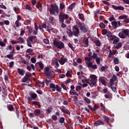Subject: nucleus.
Here are the masks:
<instances>
[{
    "instance_id": "15",
    "label": "nucleus",
    "mask_w": 129,
    "mask_h": 129,
    "mask_svg": "<svg viewBox=\"0 0 129 129\" xmlns=\"http://www.w3.org/2000/svg\"><path fill=\"white\" fill-rule=\"evenodd\" d=\"M41 113H42L41 112V109H36L34 111V114L35 116H39Z\"/></svg>"
},
{
    "instance_id": "40",
    "label": "nucleus",
    "mask_w": 129,
    "mask_h": 129,
    "mask_svg": "<svg viewBox=\"0 0 129 129\" xmlns=\"http://www.w3.org/2000/svg\"><path fill=\"white\" fill-rule=\"evenodd\" d=\"M105 69H108V67L107 66H102L101 68V70L102 72H104V71H105Z\"/></svg>"
},
{
    "instance_id": "12",
    "label": "nucleus",
    "mask_w": 129,
    "mask_h": 129,
    "mask_svg": "<svg viewBox=\"0 0 129 129\" xmlns=\"http://www.w3.org/2000/svg\"><path fill=\"white\" fill-rule=\"evenodd\" d=\"M106 125V124L104 123L101 120H97L94 122V125L95 126H98L99 125Z\"/></svg>"
},
{
    "instance_id": "44",
    "label": "nucleus",
    "mask_w": 129,
    "mask_h": 129,
    "mask_svg": "<svg viewBox=\"0 0 129 129\" xmlns=\"http://www.w3.org/2000/svg\"><path fill=\"white\" fill-rule=\"evenodd\" d=\"M109 21L110 22H112V21H115V18H114V16L113 15H111V16L108 19Z\"/></svg>"
},
{
    "instance_id": "27",
    "label": "nucleus",
    "mask_w": 129,
    "mask_h": 129,
    "mask_svg": "<svg viewBox=\"0 0 129 129\" xmlns=\"http://www.w3.org/2000/svg\"><path fill=\"white\" fill-rule=\"evenodd\" d=\"M122 46V44L121 43V42H119L115 47V49H117V50H118V49H120V48H121Z\"/></svg>"
},
{
    "instance_id": "7",
    "label": "nucleus",
    "mask_w": 129,
    "mask_h": 129,
    "mask_svg": "<svg viewBox=\"0 0 129 129\" xmlns=\"http://www.w3.org/2000/svg\"><path fill=\"white\" fill-rule=\"evenodd\" d=\"M31 76L32 74H31L30 73L26 74L25 76H24V78H23L22 80V82H26V83L29 84V80H30V78H31Z\"/></svg>"
},
{
    "instance_id": "24",
    "label": "nucleus",
    "mask_w": 129,
    "mask_h": 129,
    "mask_svg": "<svg viewBox=\"0 0 129 129\" xmlns=\"http://www.w3.org/2000/svg\"><path fill=\"white\" fill-rule=\"evenodd\" d=\"M32 104L33 105H37L39 108H41V104H40V102L34 101L32 102Z\"/></svg>"
},
{
    "instance_id": "28",
    "label": "nucleus",
    "mask_w": 129,
    "mask_h": 129,
    "mask_svg": "<svg viewBox=\"0 0 129 129\" xmlns=\"http://www.w3.org/2000/svg\"><path fill=\"white\" fill-rule=\"evenodd\" d=\"M122 33L125 35V36H128L129 35V31L128 29H124L122 31Z\"/></svg>"
},
{
    "instance_id": "23",
    "label": "nucleus",
    "mask_w": 129,
    "mask_h": 129,
    "mask_svg": "<svg viewBox=\"0 0 129 129\" xmlns=\"http://www.w3.org/2000/svg\"><path fill=\"white\" fill-rule=\"evenodd\" d=\"M66 7V5H65L64 3H60L59 4L60 11H63V10H64V9H65Z\"/></svg>"
},
{
    "instance_id": "64",
    "label": "nucleus",
    "mask_w": 129,
    "mask_h": 129,
    "mask_svg": "<svg viewBox=\"0 0 129 129\" xmlns=\"http://www.w3.org/2000/svg\"><path fill=\"white\" fill-rule=\"evenodd\" d=\"M43 42L44 43V44H48L49 43V39H43Z\"/></svg>"
},
{
    "instance_id": "8",
    "label": "nucleus",
    "mask_w": 129,
    "mask_h": 129,
    "mask_svg": "<svg viewBox=\"0 0 129 129\" xmlns=\"http://www.w3.org/2000/svg\"><path fill=\"white\" fill-rule=\"evenodd\" d=\"M29 95L31 96H28L27 97V100L28 101H31L32 100H34V99H36L37 98V94L36 93H31L29 94Z\"/></svg>"
},
{
    "instance_id": "56",
    "label": "nucleus",
    "mask_w": 129,
    "mask_h": 129,
    "mask_svg": "<svg viewBox=\"0 0 129 129\" xmlns=\"http://www.w3.org/2000/svg\"><path fill=\"white\" fill-rule=\"evenodd\" d=\"M61 110L62 112L65 113V114H68V111H67V110L65 109L64 108H62Z\"/></svg>"
},
{
    "instance_id": "37",
    "label": "nucleus",
    "mask_w": 129,
    "mask_h": 129,
    "mask_svg": "<svg viewBox=\"0 0 129 129\" xmlns=\"http://www.w3.org/2000/svg\"><path fill=\"white\" fill-rule=\"evenodd\" d=\"M36 9H39L40 8H42V4L40 2H37V5L35 6Z\"/></svg>"
},
{
    "instance_id": "39",
    "label": "nucleus",
    "mask_w": 129,
    "mask_h": 129,
    "mask_svg": "<svg viewBox=\"0 0 129 129\" xmlns=\"http://www.w3.org/2000/svg\"><path fill=\"white\" fill-rule=\"evenodd\" d=\"M59 122H60V123H64V122H65V118L63 117H61L59 118Z\"/></svg>"
},
{
    "instance_id": "48",
    "label": "nucleus",
    "mask_w": 129,
    "mask_h": 129,
    "mask_svg": "<svg viewBox=\"0 0 129 129\" xmlns=\"http://www.w3.org/2000/svg\"><path fill=\"white\" fill-rule=\"evenodd\" d=\"M87 65H88V68H91L92 67V62L88 61V62H86Z\"/></svg>"
},
{
    "instance_id": "20",
    "label": "nucleus",
    "mask_w": 129,
    "mask_h": 129,
    "mask_svg": "<svg viewBox=\"0 0 129 129\" xmlns=\"http://www.w3.org/2000/svg\"><path fill=\"white\" fill-rule=\"evenodd\" d=\"M111 25L114 29H117L118 26L117 25V22L116 21L111 22Z\"/></svg>"
},
{
    "instance_id": "6",
    "label": "nucleus",
    "mask_w": 129,
    "mask_h": 129,
    "mask_svg": "<svg viewBox=\"0 0 129 129\" xmlns=\"http://www.w3.org/2000/svg\"><path fill=\"white\" fill-rule=\"evenodd\" d=\"M73 35L75 36V37H78L79 36L80 31H79L78 25H75L74 27H73Z\"/></svg>"
},
{
    "instance_id": "61",
    "label": "nucleus",
    "mask_w": 129,
    "mask_h": 129,
    "mask_svg": "<svg viewBox=\"0 0 129 129\" xmlns=\"http://www.w3.org/2000/svg\"><path fill=\"white\" fill-rule=\"evenodd\" d=\"M92 57L94 58V59H96V58H98V57L97 56V54L95 52H94L93 53V55H92Z\"/></svg>"
},
{
    "instance_id": "4",
    "label": "nucleus",
    "mask_w": 129,
    "mask_h": 129,
    "mask_svg": "<svg viewBox=\"0 0 129 129\" xmlns=\"http://www.w3.org/2000/svg\"><path fill=\"white\" fill-rule=\"evenodd\" d=\"M68 18H69V15L63 13L62 11L60 13V14L58 16L59 21L61 23H64V20H67Z\"/></svg>"
},
{
    "instance_id": "3",
    "label": "nucleus",
    "mask_w": 129,
    "mask_h": 129,
    "mask_svg": "<svg viewBox=\"0 0 129 129\" xmlns=\"http://www.w3.org/2000/svg\"><path fill=\"white\" fill-rule=\"evenodd\" d=\"M53 45L58 49H64V43L55 39L53 41Z\"/></svg>"
},
{
    "instance_id": "63",
    "label": "nucleus",
    "mask_w": 129,
    "mask_h": 129,
    "mask_svg": "<svg viewBox=\"0 0 129 129\" xmlns=\"http://www.w3.org/2000/svg\"><path fill=\"white\" fill-rule=\"evenodd\" d=\"M46 110L47 113H51V112H52V108H48Z\"/></svg>"
},
{
    "instance_id": "19",
    "label": "nucleus",
    "mask_w": 129,
    "mask_h": 129,
    "mask_svg": "<svg viewBox=\"0 0 129 129\" xmlns=\"http://www.w3.org/2000/svg\"><path fill=\"white\" fill-rule=\"evenodd\" d=\"M7 108L9 111H14L15 110V108L12 104H9L7 106Z\"/></svg>"
},
{
    "instance_id": "34",
    "label": "nucleus",
    "mask_w": 129,
    "mask_h": 129,
    "mask_svg": "<svg viewBox=\"0 0 129 129\" xmlns=\"http://www.w3.org/2000/svg\"><path fill=\"white\" fill-rule=\"evenodd\" d=\"M14 11L15 12L16 14L18 15L19 14V12H20V8L18 6L14 8Z\"/></svg>"
},
{
    "instance_id": "45",
    "label": "nucleus",
    "mask_w": 129,
    "mask_h": 129,
    "mask_svg": "<svg viewBox=\"0 0 129 129\" xmlns=\"http://www.w3.org/2000/svg\"><path fill=\"white\" fill-rule=\"evenodd\" d=\"M51 72L48 71L47 73H45V75L46 77H47V78H48V79H50V77L51 76Z\"/></svg>"
},
{
    "instance_id": "18",
    "label": "nucleus",
    "mask_w": 129,
    "mask_h": 129,
    "mask_svg": "<svg viewBox=\"0 0 129 129\" xmlns=\"http://www.w3.org/2000/svg\"><path fill=\"white\" fill-rule=\"evenodd\" d=\"M75 7H76V3H73L69 6L68 9L72 11L73 9H75Z\"/></svg>"
},
{
    "instance_id": "46",
    "label": "nucleus",
    "mask_w": 129,
    "mask_h": 129,
    "mask_svg": "<svg viewBox=\"0 0 129 129\" xmlns=\"http://www.w3.org/2000/svg\"><path fill=\"white\" fill-rule=\"evenodd\" d=\"M99 27L101 29H104V28H105V25L103 24V23L101 22L99 24Z\"/></svg>"
},
{
    "instance_id": "36",
    "label": "nucleus",
    "mask_w": 129,
    "mask_h": 129,
    "mask_svg": "<svg viewBox=\"0 0 129 129\" xmlns=\"http://www.w3.org/2000/svg\"><path fill=\"white\" fill-rule=\"evenodd\" d=\"M118 37H119V38H120L121 39L125 38V36H124V35H123V33L122 32H120L118 34Z\"/></svg>"
},
{
    "instance_id": "52",
    "label": "nucleus",
    "mask_w": 129,
    "mask_h": 129,
    "mask_svg": "<svg viewBox=\"0 0 129 129\" xmlns=\"http://www.w3.org/2000/svg\"><path fill=\"white\" fill-rule=\"evenodd\" d=\"M26 10H28L29 11H32V7L29 5H26Z\"/></svg>"
},
{
    "instance_id": "57",
    "label": "nucleus",
    "mask_w": 129,
    "mask_h": 129,
    "mask_svg": "<svg viewBox=\"0 0 129 129\" xmlns=\"http://www.w3.org/2000/svg\"><path fill=\"white\" fill-rule=\"evenodd\" d=\"M99 108L98 106L96 104H95L94 105V107H93V111H95V110H96V109H97V108Z\"/></svg>"
},
{
    "instance_id": "50",
    "label": "nucleus",
    "mask_w": 129,
    "mask_h": 129,
    "mask_svg": "<svg viewBox=\"0 0 129 129\" xmlns=\"http://www.w3.org/2000/svg\"><path fill=\"white\" fill-rule=\"evenodd\" d=\"M70 94L71 95H77V96H79L78 94H77V93H76V92H74L73 91H70Z\"/></svg>"
},
{
    "instance_id": "22",
    "label": "nucleus",
    "mask_w": 129,
    "mask_h": 129,
    "mask_svg": "<svg viewBox=\"0 0 129 129\" xmlns=\"http://www.w3.org/2000/svg\"><path fill=\"white\" fill-rule=\"evenodd\" d=\"M18 44H24L25 43V40L22 37H19L17 39Z\"/></svg>"
},
{
    "instance_id": "11",
    "label": "nucleus",
    "mask_w": 129,
    "mask_h": 129,
    "mask_svg": "<svg viewBox=\"0 0 129 129\" xmlns=\"http://www.w3.org/2000/svg\"><path fill=\"white\" fill-rule=\"evenodd\" d=\"M112 8L114 9L115 11H123L124 10V7L120 6H116L115 5H112Z\"/></svg>"
},
{
    "instance_id": "10",
    "label": "nucleus",
    "mask_w": 129,
    "mask_h": 129,
    "mask_svg": "<svg viewBox=\"0 0 129 129\" xmlns=\"http://www.w3.org/2000/svg\"><path fill=\"white\" fill-rule=\"evenodd\" d=\"M110 40H111V41H113V40H114L113 42V44L114 45H116V44L119 42V38L115 36V35H113V37L111 38Z\"/></svg>"
},
{
    "instance_id": "53",
    "label": "nucleus",
    "mask_w": 129,
    "mask_h": 129,
    "mask_svg": "<svg viewBox=\"0 0 129 129\" xmlns=\"http://www.w3.org/2000/svg\"><path fill=\"white\" fill-rule=\"evenodd\" d=\"M82 83H85V82H86L87 83H88V84H89V79H85V80H82Z\"/></svg>"
},
{
    "instance_id": "17",
    "label": "nucleus",
    "mask_w": 129,
    "mask_h": 129,
    "mask_svg": "<svg viewBox=\"0 0 129 129\" xmlns=\"http://www.w3.org/2000/svg\"><path fill=\"white\" fill-rule=\"evenodd\" d=\"M96 80H91V83L89 82V85L91 86V87H93V86H95L96 85Z\"/></svg>"
},
{
    "instance_id": "30",
    "label": "nucleus",
    "mask_w": 129,
    "mask_h": 129,
    "mask_svg": "<svg viewBox=\"0 0 129 129\" xmlns=\"http://www.w3.org/2000/svg\"><path fill=\"white\" fill-rule=\"evenodd\" d=\"M116 79H117V77L115 75H113L112 78L110 79V81L114 82V81H116Z\"/></svg>"
},
{
    "instance_id": "42",
    "label": "nucleus",
    "mask_w": 129,
    "mask_h": 129,
    "mask_svg": "<svg viewBox=\"0 0 129 129\" xmlns=\"http://www.w3.org/2000/svg\"><path fill=\"white\" fill-rule=\"evenodd\" d=\"M97 78V77L95 75H91L90 76V78H91V80H96Z\"/></svg>"
},
{
    "instance_id": "58",
    "label": "nucleus",
    "mask_w": 129,
    "mask_h": 129,
    "mask_svg": "<svg viewBox=\"0 0 129 129\" xmlns=\"http://www.w3.org/2000/svg\"><path fill=\"white\" fill-rule=\"evenodd\" d=\"M50 88H54V89H56V86H55V84H53V83H51L50 84Z\"/></svg>"
},
{
    "instance_id": "47",
    "label": "nucleus",
    "mask_w": 129,
    "mask_h": 129,
    "mask_svg": "<svg viewBox=\"0 0 129 129\" xmlns=\"http://www.w3.org/2000/svg\"><path fill=\"white\" fill-rule=\"evenodd\" d=\"M84 100H85V101L88 103L89 104L90 103L91 101H90V99H89V98H87V97H85L84 98Z\"/></svg>"
},
{
    "instance_id": "25",
    "label": "nucleus",
    "mask_w": 129,
    "mask_h": 129,
    "mask_svg": "<svg viewBox=\"0 0 129 129\" xmlns=\"http://www.w3.org/2000/svg\"><path fill=\"white\" fill-rule=\"evenodd\" d=\"M79 19L81 21H84V15L82 13H79L78 14Z\"/></svg>"
},
{
    "instance_id": "13",
    "label": "nucleus",
    "mask_w": 129,
    "mask_h": 129,
    "mask_svg": "<svg viewBox=\"0 0 129 129\" xmlns=\"http://www.w3.org/2000/svg\"><path fill=\"white\" fill-rule=\"evenodd\" d=\"M36 85L41 88H44L45 86V83L44 82H41V81L37 80L36 83Z\"/></svg>"
},
{
    "instance_id": "62",
    "label": "nucleus",
    "mask_w": 129,
    "mask_h": 129,
    "mask_svg": "<svg viewBox=\"0 0 129 129\" xmlns=\"http://www.w3.org/2000/svg\"><path fill=\"white\" fill-rule=\"evenodd\" d=\"M68 46H69V47H70L71 48L72 51H74V48L73 47V46L72 45L71 43L69 42L68 44Z\"/></svg>"
},
{
    "instance_id": "43",
    "label": "nucleus",
    "mask_w": 129,
    "mask_h": 129,
    "mask_svg": "<svg viewBox=\"0 0 129 129\" xmlns=\"http://www.w3.org/2000/svg\"><path fill=\"white\" fill-rule=\"evenodd\" d=\"M107 37H108V38H113V35L111 34V32L108 31L107 33Z\"/></svg>"
},
{
    "instance_id": "41",
    "label": "nucleus",
    "mask_w": 129,
    "mask_h": 129,
    "mask_svg": "<svg viewBox=\"0 0 129 129\" xmlns=\"http://www.w3.org/2000/svg\"><path fill=\"white\" fill-rule=\"evenodd\" d=\"M103 118H104V120L105 121H106L107 122H109V120H110V118L105 115L103 116Z\"/></svg>"
},
{
    "instance_id": "60",
    "label": "nucleus",
    "mask_w": 129,
    "mask_h": 129,
    "mask_svg": "<svg viewBox=\"0 0 129 129\" xmlns=\"http://www.w3.org/2000/svg\"><path fill=\"white\" fill-rule=\"evenodd\" d=\"M108 32H107V30L106 29H103L102 30V35H106Z\"/></svg>"
},
{
    "instance_id": "26",
    "label": "nucleus",
    "mask_w": 129,
    "mask_h": 129,
    "mask_svg": "<svg viewBox=\"0 0 129 129\" xmlns=\"http://www.w3.org/2000/svg\"><path fill=\"white\" fill-rule=\"evenodd\" d=\"M101 60V58L98 57L96 58V62L98 65H100V66H102V64H100V61Z\"/></svg>"
},
{
    "instance_id": "55",
    "label": "nucleus",
    "mask_w": 129,
    "mask_h": 129,
    "mask_svg": "<svg viewBox=\"0 0 129 129\" xmlns=\"http://www.w3.org/2000/svg\"><path fill=\"white\" fill-rule=\"evenodd\" d=\"M49 70H50V69H49V67H47L45 68L44 70V72L45 74V73L49 72Z\"/></svg>"
},
{
    "instance_id": "16",
    "label": "nucleus",
    "mask_w": 129,
    "mask_h": 129,
    "mask_svg": "<svg viewBox=\"0 0 129 129\" xmlns=\"http://www.w3.org/2000/svg\"><path fill=\"white\" fill-rule=\"evenodd\" d=\"M18 72L19 73V74H20V75H21V76H24V75H25V70H22L20 68H18L17 69Z\"/></svg>"
},
{
    "instance_id": "54",
    "label": "nucleus",
    "mask_w": 129,
    "mask_h": 129,
    "mask_svg": "<svg viewBox=\"0 0 129 129\" xmlns=\"http://www.w3.org/2000/svg\"><path fill=\"white\" fill-rule=\"evenodd\" d=\"M113 61H114V63L115 64H118V63L119 62V61H118V58H116V57H115V58H114Z\"/></svg>"
},
{
    "instance_id": "51",
    "label": "nucleus",
    "mask_w": 129,
    "mask_h": 129,
    "mask_svg": "<svg viewBox=\"0 0 129 129\" xmlns=\"http://www.w3.org/2000/svg\"><path fill=\"white\" fill-rule=\"evenodd\" d=\"M51 118L54 120V121H56V120H57V118H58V117H57V115H53L51 116Z\"/></svg>"
},
{
    "instance_id": "5",
    "label": "nucleus",
    "mask_w": 129,
    "mask_h": 129,
    "mask_svg": "<svg viewBox=\"0 0 129 129\" xmlns=\"http://www.w3.org/2000/svg\"><path fill=\"white\" fill-rule=\"evenodd\" d=\"M78 28H80L81 31L83 33H86V32H87V30H86V25L84 22H79L78 23Z\"/></svg>"
},
{
    "instance_id": "14",
    "label": "nucleus",
    "mask_w": 129,
    "mask_h": 129,
    "mask_svg": "<svg viewBox=\"0 0 129 129\" xmlns=\"http://www.w3.org/2000/svg\"><path fill=\"white\" fill-rule=\"evenodd\" d=\"M67 34H68L69 37L70 38L73 37V31H72L70 29L67 28L66 29Z\"/></svg>"
},
{
    "instance_id": "31",
    "label": "nucleus",
    "mask_w": 129,
    "mask_h": 129,
    "mask_svg": "<svg viewBox=\"0 0 129 129\" xmlns=\"http://www.w3.org/2000/svg\"><path fill=\"white\" fill-rule=\"evenodd\" d=\"M85 45H84V47H88V46H89V41L88 40V38H86L85 40Z\"/></svg>"
},
{
    "instance_id": "29",
    "label": "nucleus",
    "mask_w": 129,
    "mask_h": 129,
    "mask_svg": "<svg viewBox=\"0 0 129 129\" xmlns=\"http://www.w3.org/2000/svg\"><path fill=\"white\" fill-rule=\"evenodd\" d=\"M46 30L47 31V32H48V33H49V34H51V24H48L47 25V26H46Z\"/></svg>"
},
{
    "instance_id": "32",
    "label": "nucleus",
    "mask_w": 129,
    "mask_h": 129,
    "mask_svg": "<svg viewBox=\"0 0 129 129\" xmlns=\"http://www.w3.org/2000/svg\"><path fill=\"white\" fill-rule=\"evenodd\" d=\"M118 20H124L125 19H127V17H126V15H121L118 17Z\"/></svg>"
},
{
    "instance_id": "21",
    "label": "nucleus",
    "mask_w": 129,
    "mask_h": 129,
    "mask_svg": "<svg viewBox=\"0 0 129 129\" xmlns=\"http://www.w3.org/2000/svg\"><path fill=\"white\" fill-rule=\"evenodd\" d=\"M94 44H96V46H97V47H100L101 45V42H100V40L98 39L94 41Z\"/></svg>"
},
{
    "instance_id": "38",
    "label": "nucleus",
    "mask_w": 129,
    "mask_h": 129,
    "mask_svg": "<svg viewBox=\"0 0 129 129\" xmlns=\"http://www.w3.org/2000/svg\"><path fill=\"white\" fill-rule=\"evenodd\" d=\"M38 64H39V68L40 69V70H44V64L42 63V62H39Z\"/></svg>"
},
{
    "instance_id": "49",
    "label": "nucleus",
    "mask_w": 129,
    "mask_h": 129,
    "mask_svg": "<svg viewBox=\"0 0 129 129\" xmlns=\"http://www.w3.org/2000/svg\"><path fill=\"white\" fill-rule=\"evenodd\" d=\"M70 73H71L70 71H67V72L66 74L67 77H71V78H72V75H71L70 74Z\"/></svg>"
},
{
    "instance_id": "9",
    "label": "nucleus",
    "mask_w": 129,
    "mask_h": 129,
    "mask_svg": "<svg viewBox=\"0 0 129 129\" xmlns=\"http://www.w3.org/2000/svg\"><path fill=\"white\" fill-rule=\"evenodd\" d=\"M66 62H68V59L63 55L62 57H61L60 60H59V62L60 65H64Z\"/></svg>"
},
{
    "instance_id": "2",
    "label": "nucleus",
    "mask_w": 129,
    "mask_h": 129,
    "mask_svg": "<svg viewBox=\"0 0 129 129\" xmlns=\"http://www.w3.org/2000/svg\"><path fill=\"white\" fill-rule=\"evenodd\" d=\"M37 40V39L36 36H31L28 37L27 40V46L32 48V44L31 43H36Z\"/></svg>"
},
{
    "instance_id": "1",
    "label": "nucleus",
    "mask_w": 129,
    "mask_h": 129,
    "mask_svg": "<svg viewBox=\"0 0 129 129\" xmlns=\"http://www.w3.org/2000/svg\"><path fill=\"white\" fill-rule=\"evenodd\" d=\"M48 11L49 12L50 15L53 16V15H55V13H56V14H58L59 8L56 4H51V8H48Z\"/></svg>"
},
{
    "instance_id": "59",
    "label": "nucleus",
    "mask_w": 129,
    "mask_h": 129,
    "mask_svg": "<svg viewBox=\"0 0 129 129\" xmlns=\"http://www.w3.org/2000/svg\"><path fill=\"white\" fill-rule=\"evenodd\" d=\"M53 20H54V17H51L49 19L48 22H49V23H50V24H53Z\"/></svg>"
},
{
    "instance_id": "33",
    "label": "nucleus",
    "mask_w": 129,
    "mask_h": 129,
    "mask_svg": "<svg viewBox=\"0 0 129 129\" xmlns=\"http://www.w3.org/2000/svg\"><path fill=\"white\" fill-rule=\"evenodd\" d=\"M111 95H112V94L111 93L108 92L107 94L104 95V96H105V98L108 99L110 98V97H111Z\"/></svg>"
},
{
    "instance_id": "35",
    "label": "nucleus",
    "mask_w": 129,
    "mask_h": 129,
    "mask_svg": "<svg viewBox=\"0 0 129 129\" xmlns=\"http://www.w3.org/2000/svg\"><path fill=\"white\" fill-rule=\"evenodd\" d=\"M26 28L27 29V30H28L29 33L32 34L33 32V29L32 28V27L27 26L26 27Z\"/></svg>"
}]
</instances>
